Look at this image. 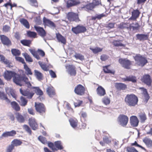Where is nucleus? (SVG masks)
I'll use <instances>...</instances> for the list:
<instances>
[{
	"label": "nucleus",
	"mask_w": 152,
	"mask_h": 152,
	"mask_svg": "<svg viewBox=\"0 0 152 152\" xmlns=\"http://www.w3.org/2000/svg\"><path fill=\"white\" fill-rule=\"evenodd\" d=\"M138 101L137 97L133 94L127 95L125 99L126 104L130 106H134L137 104Z\"/></svg>",
	"instance_id": "obj_1"
},
{
	"label": "nucleus",
	"mask_w": 152,
	"mask_h": 152,
	"mask_svg": "<svg viewBox=\"0 0 152 152\" xmlns=\"http://www.w3.org/2000/svg\"><path fill=\"white\" fill-rule=\"evenodd\" d=\"M135 61L139 66H143L147 62V60L140 54L137 55L134 58Z\"/></svg>",
	"instance_id": "obj_2"
},
{
	"label": "nucleus",
	"mask_w": 152,
	"mask_h": 152,
	"mask_svg": "<svg viewBox=\"0 0 152 152\" xmlns=\"http://www.w3.org/2000/svg\"><path fill=\"white\" fill-rule=\"evenodd\" d=\"M129 118L128 117L124 115H120L118 119V121L119 124L123 126H125L127 124Z\"/></svg>",
	"instance_id": "obj_3"
},
{
	"label": "nucleus",
	"mask_w": 152,
	"mask_h": 152,
	"mask_svg": "<svg viewBox=\"0 0 152 152\" xmlns=\"http://www.w3.org/2000/svg\"><path fill=\"white\" fill-rule=\"evenodd\" d=\"M35 107L37 112L39 113L41 115L45 112V108L43 104L35 102Z\"/></svg>",
	"instance_id": "obj_4"
},
{
	"label": "nucleus",
	"mask_w": 152,
	"mask_h": 152,
	"mask_svg": "<svg viewBox=\"0 0 152 152\" xmlns=\"http://www.w3.org/2000/svg\"><path fill=\"white\" fill-rule=\"evenodd\" d=\"M67 17L68 20L70 22H78L80 20L78 15L73 12H69L67 14Z\"/></svg>",
	"instance_id": "obj_5"
},
{
	"label": "nucleus",
	"mask_w": 152,
	"mask_h": 152,
	"mask_svg": "<svg viewBox=\"0 0 152 152\" xmlns=\"http://www.w3.org/2000/svg\"><path fill=\"white\" fill-rule=\"evenodd\" d=\"M119 62L123 67L127 69H130L131 62L129 60L126 59H120Z\"/></svg>",
	"instance_id": "obj_6"
},
{
	"label": "nucleus",
	"mask_w": 152,
	"mask_h": 152,
	"mask_svg": "<svg viewBox=\"0 0 152 152\" xmlns=\"http://www.w3.org/2000/svg\"><path fill=\"white\" fill-rule=\"evenodd\" d=\"M85 90V88L82 85L79 84L75 87L74 91L78 95H82L84 94Z\"/></svg>",
	"instance_id": "obj_7"
},
{
	"label": "nucleus",
	"mask_w": 152,
	"mask_h": 152,
	"mask_svg": "<svg viewBox=\"0 0 152 152\" xmlns=\"http://www.w3.org/2000/svg\"><path fill=\"white\" fill-rule=\"evenodd\" d=\"M0 39L2 43L5 45L9 46L11 45L12 43L11 41L9 38L6 36L4 35H0Z\"/></svg>",
	"instance_id": "obj_8"
},
{
	"label": "nucleus",
	"mask_w": 152,
	"mask_h": 152,
	"mask_svg": "<svg viewBox=\"0 0 152 152\" xmlns=\"http://www.w3.org/2000/svg\"><path fill=\"white\" fill-rule=\"evenodd\" d=\"M29 124L33 130H35L38 128V125L35 119L33 118H30L28 120Z\"/></svg>",
	"instance_id": "obj_9"
},
{
	"label": "nucleus",
	"mask_w": 152,
	"mask_h": 152,
	"mask_svg": "<svg viewBox=\"0 0 152 152\" xmlns=\"http://www.w3.org/2000/svg\"><path fill=\"white\" fill-rule=\"evenodd\" d=\"M22 79L23 76L15 73L13 78V82L17 85L21 86Z\"/></svg>",
	"instance_id": "obj_10"
},
{
	"label": "nucleus",
	"mask_w": 152,
	"mask_h": 152,
	"mask_svg": "<svg viewBox=\"0 0 152 152\" xmlns=\"http://www.w3.org/2000/svg\"><path fill=\"white\" fill-rule=\"evenodd\" d=\"M67 71L71 76H75L76 74V70L75 66L72 65H69L66 66Z\"/></svg>",
	"instance_id": "obj_11"
},
{
	"label": "nucleus",
	"mask_w": 152,
	"mask_h": 152,
	"mask_svg": "<svg viewBox=\"0 0 152 152\" xmlns=\"http://www.w3.org/2000/svg\"><path fill=\"white\" fill-rule=\"evenodd\" d=\"M15 73L14 72L6 71L4 72L3 76L6 79L8 80H10L12 77H14Z\"/></svg>",
	"instance_id": "obj_12"
},
{
	"label": "nucleus",
	"mask_w": 152,
	"mask_h": 152,
	"mask_svg": "<svg viewBox=\"0 0 152 152\" xmlns=\"http://www.w3.org/2000/svg\"><path fill=\"white\" fill-rule=\"evenodd\" d=\"M20 93L23 95L26 96L27 98L31 99L34 94L33 92H30L28 90H23L20 89Z\"/></svg>",
	"instance_id": "obj_13"
},
{
	"label": "nucleus",
	"mask_w": 152,
	"mask_h": 152,
	"mask_svg": "<svg viewBox=\"0 0 152 152\" xmlns=\"http://www.w3.org/2000/svg\"><path fill=\"white\" fill-rule=\"evenodd\" d=\"M34 28L38 33L39 35L41 37H44L46 36V33L43 28L36 26H34Z\"/></svg>",
	"instance_id": "obj_14"
},
{
	"label": "nucleus",
	"mask_w": 152,
	"mask_h": 152,
	"mask_svg": "<svg viewBox=\"0 0 152 152\" xmlns=\"http://www.w3.org/2000/svg\"><path fill=\"white\" fill-rule=\"evenodd\" d=\"M16 134V132L14 130H12L10 132H6L3 133L0 138L2 139L4 137H12L15 135Z\"/></svg>",
	"instance_id": "obj_15"
},
{
	"label": "nucleus",
	"mask_w": 152,
	"mask_h": 152,
	"mask_svg": "<svg viewBox=\"0 0 152 152\" xmlns=\"http://www.w3.org/2000/svg\"><path fill=\"white\" fill-rule=\"evenodd\" d=\"M43 22L45 25H47L53 29L56 27V25L53 22L45 17L43 18Z\"/></svg>",
	"instance_id": "obj_16"
},
{
	"label": "nucleus",
	"mask_w": 152,
	"mask_h": 152,
	"mask_svg": "<svg viewBox=\"0 0 152 152\" xmlns=\"http://www.w3.org/2000/svg\"><path fill=\"white\" fill-rule=\"evenodd\" d=\"M80 2L78 0H68L66 2V6L69 8L79 4Z\"/></svg>",
	"instance_id": "obj_17"
},
{
	"label": "nucleus",
	"mask_w": 152,
	"mask_h": 152,
	"mask_svg": "<svg viewBox=\"0 0 152 152\" xmlns=\"http://www.w3.org/2000/svg\"><path fill=\"white\" fill-rule=\"evenodd\" d=\"M131 125L133 127H136L138 126L139 121L137 117L135 116H132L130 118Z\"/></svg>",
	"instance_id": "obj_18"
},
{
	"label": "nucleus",
	"mask_w": 152,
	"mask_h": 152,
	"mask_svg": "<svg viewBox=\"0 0 152 152\" xmlns=\"http://www.w3.org/2000/svg\"><path fill=\"white\" fill-rule=\"evenodd\" d=\"M149 36L148 34H138L136 35L137 39L139 40L140 41H143L145 40H147Z\"/></svg>",
	"instance_id": "obj_19"
},
{
	"label": "nucleus",
	"mask_w": 152,
	"mask_h": 152,
	"mask_svg": "<svg viewBox=\"0 0 152 152\" xmlns=\"http://www.w3.org/2000/svg\"><path fill=\"white\" fill-rule=\"evenodd\" d=\"M142 81L148 86L151 85V80L150 76L149 75H145L142 78Z\"/></svg>",
	"instance_id": "obj_20"
},
{
	"label": "nucleus",
	"mask_w": 152,
	"mask_h": 152,
	"mask_svg": "<svg viewBox=\"0 0 152 152\" xmlns=\"http://www.w3.org/2000/svg\"><path fill=\"white\" fill-rule=\"evenodd\" d=\"M16 118L17 121L20 123H23L25 121V117L21 114L17 113H15Z\"/></svg>",
	"instance_id": "obj_21"
},
{
	"label": "nucleus",
	"mask_w": 152,
	"mask_h": 152,
	"mask_svg": "<svg viewBox=\"0 0 152 152\" xmlns=\"http://www.w3.org/2000/svg\"><path fill=\"white\" fill-rule=\"evenodd\" d=\"M97 93L98 95L100 96H104L105 94V89L101 86H99L96 89Z\"/></svg>",
	"instance_id": "obj_22"
},
{
	"label": "nucleus",
	"mask_w": 152,
	"mask_h": 152,
	"mask_svg": "<svg viewBox=\"0 0 152 152\" xmlns=\"http://www.w3.org/2000/svg\"><path fill=\"white\" fill-rule=\"evenodd\" d=\"M46 92L50 97H53L55 94L54 89L52 86L48 87L47 88Z\"/></svg>",
	"instance_id": "obj_23"
},
{
	"label": "nucleus",
	"mask_w": 152,
	"mask_h": 152,
	"mask_svg": "<svg viewBox=\"0 0 152 152\" xmlns=\"http://www.w3.org/2000/svg\"><path fill=\"white\" fill-rule=\"evenodd\" d=\"M56 37L58 42H61L63 44H65L66 42L65 38L59 34H56Z\"/></svg>",
	"instance_id": "obj_24"
},
{
	"label": "nucleus",
	"mask_w": 152,
	"mask_h": 152,
	"mask_svg": "<svg viewBox=\"0 0 152 152\" xmlns=\"http://www.w3.org/2000/svg\"><path fill=\"white\" fill-rule=\"evenodd\" d=\"M6 92L9 96L11 95L13 98H15L16 97L13 90L10 88H7L5 89Z\"/></svg>",
	"instance_id": "obj_25"
},
{
	"label": "nucleus",
	"mask_w": 152,
	"mask_h": 152,
	"mask_svg": "<svg viewBox=\"0 0 152 152\" xmlns=\"http://www.w3.org/2000/svg\"><path fill=\"white\" fill-rule=\"evenodd\" d=\"M1 60L2 61L4 64L7 65V66L11 68L12 67V66L11 65V63L9 61L5 59V57L3 56L2 55L0 57Z\"/></svg>",
	"instance_id": "obj_26"
},
{
	"label": "nucleus",
	"mask_w": 152,
	"mask_h": 152,
	"mask_svg": "<svg viewBox=\"0 0 152 152\" xmlns=\"http://www.w3.org/2000/svg\"><path fill=\"white\" fill-rule=\"evenodd\" d=\"M143 141L148 147H152V141L149 138L145 137L143 139Z\"/></svg>",
	"instance_id": "obj_27"
},
{
	"label": "nucleus",
	"mask_w": 152,
	"mask_h": 152,
	"mask_svg": "<svg viewBox=\"0 0 152 152\" xmlns=\"http://www.w3.org/2000/svg\"><path fill=\"white\" fill-rule=\"evenodd\" d=\"M140 12L138 10H134L132 12V16L131 18L132 19L135 20L139 16Z\"/></svg>",
	"instance_id": "obj_28"
},
{
	"label": "nucleus",
	"mask_w": 152,
	"mask_h": 152,
	"mask_svg": "<svg viewBox=\"0 0 152 152\" xmlns=\"http://www.w3.org/2000/svg\"><path fill=\"white\" fill-rule=\"evenodd\" d=\"M123 80L124 81H132L133 83L135 82L136 81V77L132 76L126 77V78H123Z\"/></svg>",
	"instance_id": "obj_29"
},
{
	"label": "nucleus",
	"mask_w": 152,
	"mask_h": 152,
	"mask_svg": "<svg viewBox=\"0 0 152 152\" xmlns=\"http://www.w3.org/2000/svg\"><path fill=\"white\" fill-rule=\"evenodd\" d=\"M34 72L35 76L39 80L42 79L43 75L41 73L36 70H35Z\"/></svg>",
	"instance_id": "obj_30"
},
{
	"label": "nucleus",
	"mask_w": 152,
	"mask_h": 152,
	"mask_svg": "<svg viewBox=\"0 0 152 152\" xmlns=\"http://www.w3.org/2000/svg\"><path fill=\"white\" fill-rule=\"evenodd\" d=\"M22 143V142L19 140L15 139L11 142V144L14 147L20 145Z\"/></svg>",
	"instance_id": "obj_31"
},
{
	"label": "nucleus",
	"mask_w": 152,
	"mask_h": 152,
	"mask_svg": "<svg viewBox=\"0 0 152 152\" xmlns=\"http://www.w3.org/2000/svg\"><path fill=\"white\" fill-rule=\"evenodd\" d=\"M11 105L12 108L16 111H19L20 110V108L19 105L15 102L13 101L11 102Z\"/></svg>",
	"instance_id": "obj_32"
},
{
	"label": "nucleus",
	"mask_w": 152,
	"mask_h": 152,
	"mask_svg": "<svg viewBox=\"0 0 152 152\" xmlns=\"http://www.w3.org/2000/svg\"><path fill=\"white\" fill-rule=\"evenodd\" d=\"M28 100L24 97L21 96L20 98V104L22 106L24 107L27 104Z\"/></svg>",
	"instance_id": "obj_33"
},
{
	"label": "nucleus",
	"mask_w": 152,
	"mask_h": 152,
	"mask_svg": "<svg viewBox=\"0 0 152 152\" xmlns=\"http://www.w3.org/2000/svg\"><path fill=\"white\" fill-rule=\"evenodd\" d=\"M20 23L24 25L26 28H29V24L27 20L24 19L22 18L20 20Z\"/></svg>",
	"instance_id": "obj_34"
},
{
	"label": "nucleus",
	"mask_w": 152,
	"mask_h": 152,
	"mask_svg": "<svg viewBox=\"0 0 152 152\" xmlns=\"http://www.w3.org/2000/svg\"><path fill=\"white\" fill-rule=\"evenodd\" d=\"M29 50L33 56L37 60H39L40 59V57L37 54V51L35 50L29 49Z\"/></svg>",
	"instance_id": "obj_35"
},
{
	"label": "nucleus",
	"mask_w": 152,
	"mask_h": 152,
	"mask_svg": "<svg viewBox=\"0 0 152 152\" xmlns=\"http://www.w3.org/2000/svg\"><path fill=\"white\" fill-rule=\"evenodd\" d=\"M0 98L1 99L5 100L8 103L10 102V100L8 99L6 95L4 94V93L1 91H0Z\"/></svg>",
	"instance_id": "obj_36"
},
{
	"label": "nucleus",
	"mask_w": 152,
	"mask_h": 152,
	"mask_svg": "<svg viewBox=\"0 0 152 152\" xmlns=\"http://www.w3.org/2000/svg\"><path fill=\"white\" fill-rule=\"evenodd\" d=\"M139 116L141 123H144L147 119L146 115L144 113H140Z\"/></svg>",
	"instance_id": "obj_37"
},
{
	"label": "nucleus",
	"mask_w": 152,
	"mask_h": 152,
	"mask_svg": "<svg viewBox=\"0 0 152 152\" xmlns=\"http://www.w3.org/2000/svg\"><path fill=\"white\" fill-rule=\"evenodd\" d=\"M38 63L43 70L45 71H47L48 70V66L45 63H43L41 61H39Z\"/></svg>",
	"instance_id": "obj_38"
},
{
	"label": "nucleus",
	"mask_w": 152,
	"mask_h": 152,
	"mask_svg": "<svg viewBox=\"0 0 152 152\" xmlns=\"http://www.w3.org/2000/svg\"><path fill=\"white\" fill-rule=\"evenodd\" d=\"M69 121L71 126L73 128H75L77 125V121L75 120L72 118H70L69 120Z\"/></svg>",
	"instance_id": "obj_39"
},
{
	"label": "nucleus",
	"mask_w": 152,
	"mask_h": 152,
	"mask_svg": "<svg viewBox=\"0 0 152 152\" xmlns=\"http://www.w3.org/2000/svg\"><path fill=\"white\" fill-rule=\"evenodd\" d=\"M54 144L56 147L57 148V150L58 149L61 150L63 148L61 142L60 141L55 142H54Z\"/></svg>",
	"instance_id": "obj_40"
},
{
	"label": "nucleus",
	"mask_w": 152,
	"mask_h": 152,
	"mask_svg": "<svg viewBox=\"0 0 152 152\" xmlns=\"http://www.w3.org/2000/svg\"><path fill=\"white\" fill-rule=\"evenodd\" d=\"M130 25L128 23H121L119 26V28L121 29H124L126 28L127 29H130Z\"/></svg>",
	"instance_id": "obj_41"
},
{
	"label": "nucleus",
	"mask_w": 152,
	"mask_h": 152,
	"mask_svg": "<svg viewBox=\"0 0 152 152\" xmlns=\"http://www.w3.org/2000/svg\"><path fill=\"white\" fill-rule=\"evenodd\" d=\"M94 7V6L93 4L90 3L86 5L84 7L85 10L88 11L89 10H92Z\"/></svg>",
	"instance_id": "obj_42"
},
{
	"label": "nucleus",
	"mask_w": 152,
	"mask_h": 152,
	"mask_svg": "<svg viewBox=\"0 0 152 152\" xmlns=\"http://www.w3.org/2000/svg\"><path fill=\"white\" fill-rule=\"evenodd\" d=\"M33 88L35 89V93L38 95L39 96L42 95L43 93L42 91L38 87H33Z\"/></svg>",
	"instance_id": "obj_43"
},
{
	"label": "nucleus",
	"mask_w": 152,
	"mask_h": 152,
	"mask_svg": "<svg viewBox=\"0 0 152 152\" xmlns=\"http://www.w3.org/2000/svg\"><path fill=\"white\" fill-rule=\"evenodd\" d=\"M23 55L26 61L28 62H32L33 61V60L31 57L27 53H23Z\"/></svg>",
	"instance_id": "obj_44"
},
{
	"label": "nucleus",
	"mask_w": 152,
	"mask_h": 152,
	"mask_svg": "<svg viewBox=\"0 0 152 152\" xmlns=\"http://www.w3.org/2000/svg\"><path fill=\"white\" fill-rule=\"evenodd\" d=\"M31 41L30 40L24 39L21 40L20 42L23 45L29 46L31 43Z\"/></svg>",
	"instance_id": "obj_45"
},
{
	"label": "nucleus",
	"mask_w": 152,
	"mask_h": 152,
	"mask_svg": "<svg viewBox=\"0 0 152 152\" xmlns=\"http://www.w3.org/2000/svg\"><path fill=\"white\" fill-rule=\"evenodd\" d=\"M24 69L26 71V73L27 75H32V73L31 69L28 67L26 64L24 65Z\"/></svg>",
	"instance_id": "obj_46"
},
{
	"label": "nucleus",
	"mask_w": 152,
	"mask_h": 152,
	"mask_svg": "<svg viewBox=\"0 0 152 152\" xmlns=\"http://www.w3.org/2000/svg\"><path fill=\"white\" fill-rule=\"evenodd\" d=\"M109 66H106L103 67V70L105 73H112L114 74V72L111 70L109 68Z\"/></svg>",
	"instance_id": "obj_47"
},
{
	"label": "nucleus",
	"mask_w": 152,
	"mask_h": 152,
	"mask_svg": "<svg viewBox=\"0 0 152 152\" xmlns=\"http://www.w3.org/2000/svg\"><path fill=\"white\" fill-rule=\"evenodd\" d=\"M11 51L12 54L14 56H18L20 54V51L16 49H12L11 50Z\"/></svg>",
	"instance_id": "obj_48"
},
{
	"label": "nucleus",
	"mask_w": 152,
	"mask_h": 152,
	"mask_svg": "<svg viewBox=\"0 0 152 152\" xmlns=\"http://www.w3.org/2000/svg\"><path fill=\"white\" fill-rule=\"evenodd\" d=\"M22 82L23 81L26 85L28 87H30L31 86V84L28 80V79L26 77H23Z\"/></svg>",
	"instance_id": "obj_49"
},
{
	"label": "nucleus",
	"mask_w": 152,
	"mask_h": 152,
	"mask_svg": "<svg viewBox=\"0 0 152 152\" xmlns=\"http://www.w3.org/2000/svg\"><path fill=\"white\" fill-rule=\"evenodd\" d=\"M139 27V25L137 23H133L131 25H130V29H132L133 30H135L137 29Z\"/></svg>",
	"instance_id": "obj_50"
},
{
	"label": "nucleus",
	"mask_w": 152,
	"mask_h": 152,
	"mask_svg": "<svg viewBox=\"0 0 152 152\" xmlns=\"http://www.w3.org/2000/svg\"><path fill=\"white\" fill-rule=\"evenodd\" d=\"M121 40H114L113 43L114 45L116 47L122 46H124V45L121 43Z\"/></svg>",
	"instance_id": "obj_51"
},
{
	"label": "nucleus",
	"mask_w": 152,
	"mask_h": 152,
	"mask_svg": "<svg viewBox=\"0 0 152 152\" xmlns=\"http://www.w3.org/2000/svg\"><path fill=\"white\" fill-rule=\"evenodd\" d=\"M23 129L28 133L29 134H31V131L28 126L25 124L23 126Z\"/></svg>",
	"instance_id": "obj_52"
},
{
	"label": "nucleus",
	"mask_w": 152,
	"mask_h": 152,
	"mask_svg": "<svg viewBox=\"0 0 152 152\" xmlns=\"http://www.w3.org/2000/svg\"><path fill=\"white\" fill-rule=\"evenodd\" d=\"M14 147L11 144L7 147L6 149V152H12Z\"/></svg>",
	"instance_id": "obj_53"
},
{
	"label": "nucleus",
	"mask_w": 152,
	"mask_h": 152,
	"mask_svg": "<svg viewBox=\"0 0 152 152\" xmlns=\"http://www.w3.org/2000/svg\"><path fill=\"white\" fill-rule=\"evenodd\" d=\"M90 49L94 53H96L99 52H101L102 50V49L98 47H96L95 48H90Z\"/></svg>",
	"instance_id": "obj_54"
},
{
	"label": "nucleus",
	"mask_w": 152,
	"mask_h": 152,
	"mask_svg": "<svg viewBox=\"0 0 152 152\" xmlns=\"http://www.w3.org/2000/svg\"><path fill=\"white\" fill-rule=\"evenodd\" d=\"M38 140L42 143L45 144L47 143V140L45 137L39 136L38 138Z\"/></svg>",
	"instance_id": "obj_55"
},
{
	"label": "nucleus",
	"mask_w": 152,
	"mask_h": 152,
	"mask_svg": "<svg viewBox=\"0 0 152 152\" xmlns=\"http://www.w3.org/2000/svg\"><path fill=\"white\" fill-rule=\"evenodd\" d=\"M48 145L53 151H57V149L55 148L54 145L53 143L51 142H48Z\"/></svg>",
	"instance_id": "obj_56"
},
{
	"label": "nucleus",
	"mask_w": 152,
	"mask_h": 152,
	"mask_svg": "<svg viewBox=\"0 0 152 152\" xmlns=\"http://www.w3.org/2000/svg\"><path fill=\"white\" fill-rule=\"evenodd\" d=\"M103 103L106 105H107L110 104V100L107 97H104L102 100Z\"/></svg>",
	"instance_id": "obj_57"
},
{
	"label": "nucleus",
	"mask_w": 152,
	"mask_h": 152,
	"mask_svg": "<svg viewBox=\"0 0 152 152\" xmlns=\"http://www.w3.org/2000/svg\"><path fill=\"white\" fill-rule=\"evenodd\" d=\"M27 35L30 37L34 38L37 35V34L34 32L28 31L27 32Z\"/></svg>",
	"instance_id": "obj_58"
},
{
	"label": "nucleus",
	"mask_w": 152,
	"mask_h": 152,
	"mask_svg": "<svg viewBox=\"0 0 152 152\" xmlns=\"http://www.w3.org/2000/svg\"><path fill=\"white\" fill-rule=\"evenodd\" d=\"M117 86L120 89L124 90L126 88V86L123 83H119L118 84Z\"/></svg>",
	"instance_id": "obj_59"
},
{
	"label": "nucleus",
	"mask_w": 152,
	"mask_h": 152,
	"mask_svg": "<svg viewBox=\"0 0 152 152\" xmlns=\"http://www.w3.org/2000/svg\"><path fill=\"white\" fill-rule=\"evenodd\" d=\"M72 31L73 33L75 34L79 33L78 26L75 27H72Z\"/></svg>",
	"instance_id": "obj_60"
},
{
	"label": "nucleus",
	"mask_w": 152,
	"mask_h": 152,
	"mask_svg": "<svg viewBox=\"0 0 152 152\" xmlns=\"http://www.w3.org/2000/svg\"><path fill=\"white\" fill-rule=\"evenodd\" d=\"M77 59H79L83 60L84 59L83 56L80 54H76L74 56Z\"/></svg>",
	"instance_id": "obj_61"
},
{
	"label": "nucleus",
	"mask_w": 152,
	"mask_h": 152,
	"mask_svg": "<svg viewBox=\"0 0 152 152\" xmlns=\"http://www.w3.org/2000/svg\"><path fill=\"white\" fill-rule=\"evenodd\" d=\"M115 24L114 23H110L106 25L105 27L108 29H110L114 27Z\"/></svg>",
	"instance_id": "obj_62"
},
{
	"label": "nucleus",
	"mask_w": 152,
	"mask_h": 152,
	"mask_svg": "<svg viewBox=\"0 0 152 152\" xmlns=\"http://www.w3.org/2000/svg\"><path fill=\"white\" fill-rule=\"evenodd\" d=\"M30 4L36 7H37L38 6V3L37 0H30Z\"/></svg>",
	"instance_id": "obj_63"
},
{
	"label": "nucleus",
	"mask_w": 152,
	"mask_h": 152,
	"mask_svg": "<svg viewBox=\"0 0 152 152\" xmlns=\"http://www.w3.org/2000/svg\"><path fill=\"white\" fill-rule=\"evenodd\" d=\"M128 152H138V151L133 147H129L127 148Z\"/></svg>",
	"instance_id": "obj_64"
}]
</instances>
